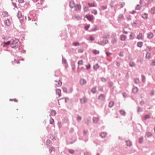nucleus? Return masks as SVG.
I'll list each match as a JSON object with an SVG mask.
<instances>
[{"label": "nucleus", "mask_w": 155, "mask_h": 155, "mask_svg": "<svg viewBox=\"0 0 155 155\" xmlns=\"http://www.w3.org/2000/svg\"><path fill=\"white\" fill-rule=\"evenodd\" d=\"M19 41V40L17 38H15L12 40V42L11 45V47L12 48H16V44Z\"/></svg>", "instance_id": "nucleus-1"}, {"label": "nucleus", "mask_w": 155, "mask_h": 155, "mask_svg": "<svg viewBox=\"0 0 155 155\" xmlns=\"http://www.w3.org/2000/svg\"><path fill=\"white\" fill-rule=\"evenodd\" d=\"M44 0H33L34 2H38L36 4V5L37 6L39 7L40 5L42 4Z\"/></svg>", "instance_id": "nucleus-2"}, {"label": "nucleus", "mask_w": 155, "mask_h": 155, "mask_svg": "<svg viewBox=\"0 0 155 155\" xmlns=\"http://www.w3.org/2000/svg\"><path fill=\"white\" fill-rule=\"evenodd\" d=\"M85 17L89 21H91L94 18V16L92 15H86Z\"/></svg>", "instance_id": "nucleus-3"}, {"label": "nucleus", "mask_w": 155, "mask_h": 155, "mask_svg": "<svg viewBox=\"0 0 155 155\" xmlns=\"http://www.w3.org/2000/svg\"><path fill=\"white\" fill-rule=\"evenodd\" d=\"M80 83L81 85H83L86 83L87 81L86 80L82 78L80 80Z\"/></svg>", "instance_id": "nucleus-4"}, {"label": "nucleus", "mask_w": 155, "mask_h": 155, "mask_svg": "<svg viewBox=\"0 0 155 155\" xmlns=\"http://www.w3.org/2000/svg\"><path fill=\"white\" fill-rule=\"evenodd\" d=\"M141 17L144 19L147 20L148 18V15L147 13H145L142 15Z\"/></svg>", "instance_id": "nucleus-5"}, {"label": "nucleus", "mask_w": 155, "mask_h": 155, "mask_svg": "<svg viewBox=\"0 0 155 155\" xmlns=\"http://www.w3.org/2000/svg\"><path fill=\"white\" fill-rule=\"evenodd\" d=\"M153 36V33L151 32H149L147 34V37L148 39H151Z\"/></svg>", "instance_id": "nucleus-6"}, {"label": "nucleus", "mask_w": 155, "mask_h": 155, "mask_svg": "<svg viewBox=\"0 0 155 155\" xmlns=\"http://www.w3.org/2000/svg\"><path fill=\"white\" fill-rule=\"evenodd\" d=\"M55 81L57 82V83L55 84V86L57 87L61 86L62 84L61 82L59 80L58 81L55 80Z\"/></svg>", "instance_id": "nucleus-7"}, {"label": "nucleus", "mask_w": 155, "mask_h": 155, "mask_svg": "<svg viewBox=\"0 0 155 155\" xmlns=\"http://www.w3.org/2000/svg\"><path fill=\"white\" fill-rule=\"evenodd\" d=\"M138 90V88L136 86H134L132 88V91L134 94L137 93Z\"/></svg>", "instance_id": "nucleus-8"}, {"label": "nucleus", "mask_w": 155, "mask_h": 155, "mask_svg": "<svg viewBox=\"0 0 155 155\" xmlns=\"http://www.w3.org/2000/svg\"><path fill=\"white\" fill-rule=\"evenodd\" d=\"M5 24L7 26H9L10 25V21L9 19H7L4 21Z\"/></svg>", "instance_id": "nucleus-9"}, {"label": "nucleus", "mask_w": 155, "mask_h": 155, "mask_svg": "<svg viewBox=\"0 0 155 155\" xmlns=\"http://www.w3.org/2000/svg\"><path fill=\"white\" fill-rule=\"evenodd\" d=\"M99 99L101 101H103L105 99V97L103 94H101L99 97Z\"/></svg>", "instance_id": "nucleus-10"}, {"label": "nucleus", "mask_w": 155, "mask_h": 155, "mask_svg": "<svg viewBox=\"0 0 155 155\" xmlns=\"http://www.w3.org/2000/svg\"><path fill=\"white\" fill-rule=\"evenodd\" d=\"M150 117V116L149 114H147L145 115L144 117L142 118L143 120H146L147 119H149Z\"/></svg>", "instance_id": "nucleus-11"}, {"label": "nucleus", "mask_w": 155, "mask_h": 155, "mask_svg": "<svg viewBox=\"0 0 155 155\" xmlns=\"http://www.w3.org/2000/svg\"><path fill=\"white\" fill-rule=\"evenodd\" d=\"M70 6L71 8H73L75 6V3L74 1L70 2Z\"/></svg>", "instance_id": "nucleus-12"}, {"label": "nucleus", "mask_w": 155, "mask_h": 155, "mask_svg": "<svg viewBox=\"0 0 155 155\" xmlns=\"http://www.w3.org/2000/svg\"><path fill=\"white\" fill-rule=\"evenodd\" d=\"M81 102L82 104L85 103L87 101V99L86 97H84L83 98L81 99Z\"/></svg>", "instance_id": "nucleus-13"}, {"label": "nucleus", "mask_w": 155, "mask_h": 155, "mask_svg": "<svg viewBox=\"0 0 155 155\" xmlns=\"http://www.w3.org/2000/svg\"><path fill=\"white\" fill-rule=\"evenodd\" d=\"M56 94L58 95L59 97L61 96V90L60 89H57L56 90Z\"/></svg>", "instance_id": "nucleus-14"}, {"label": "nucleus", "mask_w": 155, "mask_h": 155, "mask_svg": "<svg viewBox=\"0 0 155 155\" xmlns=\"http://www.w3.org/2000/svg\"><path fill=\"white\" fill-rule=\"evenodd\" d=\"M107 135V133L105 132H101L100 134V136L102 138H104Z\"/></svg>", "instance_id": "nucleus-15"}, {"label": "nucleus", "mask_w": 155, "mask_h": 155, "mask_svg": "<svg viewBox=\"0 0 155 155\" xmlns=\"http://www.w3.org/2000/svg\"><path fill=\"white\" fill-rule=\"evenodd\" d=\"M127 37L126 35H121L120 36V39L121 41H124L125 40Z\"/></svg>", "instance_id": "nucleus-16"}, {"label": "nucleus", "mask_w": 155, "mask_h": 155, "mask_svg": "<svg viewBox=\"0 0 155 155\" xmlns=\"http://www.w3.org/2000/svg\"><path fill=\"white\" fill-rule=\"evenodd\" d=\"M81 9V6L79 4L77 5L76 7V9L77 11H80Z\"/></svg>", "instance_id": "nucleus-17"}, {"label": "nucleus", "mask_w": 155, "mask_h": 155, "mask_svg": "<svg viewBox=\"0 0 155 155\" xmlns=\"http://www.w3.org/2000/svg\"><path fill=\"white\" fill-rule=\"evenodd\" d=\"M141 77L142 82L143 83H145L146 81L145 76L144 75L142 74L141 75Z\"/></svg>", "instance_id": "nucleus-18"}, {"label": "nucleus", "mask_w": 155, "mask_h": 155, "mask_svg": "<svg viewBox=\"0 0 155 155\" xmlns=\"http://www.w3.org/2000/svg\"><path fill=\"white\" fill-rule=\"evenodd\" d=\"M2 15L3 17H6L8 16V14L7 12H2Z\"/></svg>", "instance_id": "nucleus-19"}, {"label": "nucleus", "mask_w": 155, "mask_h": 155, "mask_svg": "<svg viewBox=\"0 0 155 155\" xmlns=\"http://www.w3.org/2000/svg\"><path fill=\"white\" fill-rule=\"evenodd\" d=\"M99 119L98 117H94L93 118V122L95 123H97L99 121Z\"/></svg>", "instance_id": "nucleus-20"}, {"label": "nucleus", "mask_w": 155, "mask_h": 155, "mask_svg": "<svg viewBox=\"0 0 155 155\" xmlns=\"http://www.w3.org/2000/svg\"><path fill=\"white\" fill-rule=\"evenodd\" d=\"M56 114V111L53 110H51V113L50 114V116H54Z\"/></svg>", "instance_id": "nucleus-21"}, {"label": "nucleus", "mask_w": 155, "mask_h": 155, "mask_svg": "<svg viewBox=\"0 0 155 155\" xmlns=\"http://www.w3.org/2000/svg\"><path fill=\"white\" fill-rule=\"evenodd\" d=\"M134 83L136 84H139L140 82V81L138 78H135L134 79Z\"/></svg>", "instance_id": "nucleus-22"}, {"label": "nucleus", "mask_w": 155, "mask_h": 155, "mask_svg": "<svg viewBox=\"0 0 155 155\" xmlns=\"http://www.w3.org/2000/svg\"><path fill=\"white\" fill-rule=\"evenodd\" d=\"M142 33H140L137 36V38L138 39H141L142 38Z\"/></svg>", "instance_id": "nucleus-23"}, {"label": "nucleus", "mask_w": 155, "mask_h": 155, "mask_svg": "<svg viewBox=\"0 0 155 155\" xmlns=\"http://www.w3.org/2000/svg\"><path fill=\"white\" fill-rule=\"evenodd\" d=\"M126 144L128 146H130L132 144V142L129 140H127L126 141Z\"/></svg>", "instance_id": "nucleus-24"}, {"label": "nucleus", "mask_w": 155, "mask_h": 155, "mask_svg": "<svg viewBox=\"0 0 155 155\" xmlns=\"http://www.w3.org/2000/svg\"><path fill=\"white\" fill-rule=\"evenodd\" d=\"M114 103L113 101H110L109 104V107H112L114 105Z\"/></svg>", "instance_id": "nucleus-25"}, {"label": "nucleus", "mask_w": 155, "mask_h": 155, "mask_svg": "<svg viewBox=\"0 0 155 155\" xmlns=\"http://www.w3.org/2000/svg\"><path fill=\"white\" fill-rule=\"evenodd\" d=\"M97 30V26L96 25H94V27L90 31H96Z\"/></svg>", "instance_id": "nucleus-26"}, {"label": "nucleus", "mask_w": 155, "mask_h": 155, "mask_svg": "<svg viewBox=\"0 0 155 155\" xmlns=\"http://www.w3.org/2000/svg\"><path fill=\"white\" fill-rule=\"evenodd\" d=\"M92 13L94 14V15H97V12L96 10V9H93L92 10L91 12Z\"/></svg>", "instance_id": "nucleus-27"}, {"label": "nucleus", "mask_w": 155, "mask_h": 155, "mask_svg": "<svg viewBox=\"0 0 155 155\" xmlns=\"http://www.w3.org/2000/svg\"><path fill=\"white\" fill-rule=\"evenodd\" d=\"M143 43L142 42H139L137 43V46L140 48L141 47L143 46Z\"/></svg>", "instance_id": "nucleus-28"}, {"label": "nucleus", "mask_w": 155, "mask_h": 155, "mask_svg": "<svg viewBox=\"0 0 155 155\" xmlns=\"http://www.w3.org/2000/svg\"><path fill=\"white\" fill-rule=\"evenodd\" d=\"M17 17L18 18H20L22 17L21 12H18L17 13Z\"/></svg>", "instance_id": "nucleus-29"}, {"label": "nucleus", "mask_w": 155, "mask_h": 155, "mask_svg": "<svg viewBox=\"0 0 155 155\" xmlns=\"http://www.w3.org/2000/svg\"><path fill=\"white\" fill-rule=\"evenodd\" d=\"M146 58L150 59L151 58V54L150 53H147L146 54Z\"/></svg>", "instance_id": "nucleus-30"}, {"label": "nucleus", "mask_w": 155, "mask_h": 155, "mask_svg": "<svg viewBox=\"0 0 155 155\" xmlns=\"http://www.w3.org/2000/svg\"><path fill=\"white\" fill-rule=\"evenodd\" d=\"M10 41H8L7 42H3V44H4V45H3V47H5L6 46V45H9L10 44Z\"/></svg>", "instance_id": "nucleus-31"}, {"label": "nucleus", "mask_w": 155, "mask_h": 155, "mask_svg": "<svg viewBox=\"0 0 155 155\" xmlns=\"http://www.w3.org/2000/svg\"><path fill=\"white\" fill-rule=\"evenodd\" d=\"M146 136L148 137H149L152 136V134L150 132H148L146 134Z\"/></svg>", "instance_id": "nucleus-32"}, {"label": "nucleus", "mask_w": 155, "mask_h": 155, "mask_svg": "<svg viewBox=\"0 0 155 155\" xmlns=\"http://www.w3.org/2000/svg\"><path fill=\"white\" fill-rule=\"evenodd\" d=\"M124 17L123 14H120L118 17V19L120 20H122Z\"/></svg>", "instance_id": "nucleus-33"}, {"label": "nucleus", "mask_w": 155, "mask_h": 155, "mask_svg": "<svg viewBox=\"0 0 155 155\" xmlns=\"http://www.w3.org/2000/svg\"><path fill=\"white\" fill-rule=\"evenodd\" d=\"M143 137H141L139 139V142L140 143H141L143 141Z\"/></svg>", "instance_id": "nucleus-34"}, {"label": "nucleus", "mask_w": 155, "mask_h": 155, "mask_svg": "<svg viewBox=\"0 0 155 155\" xmlns=\"http://www.w3.org/2000/svg\"><path fill=\"white\" fill-rule=\"evenodd\" d=\"M99 67V66L98 64H96L94 66V70H97Z\"/></svg>", "instance_id": "nucleus-35"}, {"label": "nucleus", "mask_w": 155, "mask_h": 155, "mask_svg": "<svg viewBox=\"0 0 155 155\" xmlns=\"http://www.w3.org/2000/svg\"><path fill=\"white\" fill-rule=\"evenodd\" d=\"M135 9L136 10H140L141 9V7L138 4L137 5Z\"/></svg>", "instance_id": "nucleus-36"}, {"label": "nucleus", "mask_w": 155, "mask_h": 155, "mask_svg": "<svg viewBox=\"0 0 155 155\" xmlns=\"http://www.w3.org/2000/svg\"><path fill=\"white\" fill-rule=\"evenodd\" d=\"M129 64L130 66L131 67H133L135 66V64L133 62H130L129 63Z\"/></svg>", "instance_id": "nucleus-37"}, {"label": "nucleus", "mask_w": 155, "mask_h": 155, "mask_svg": "<svg viewBox=\"0 0 155 155\" xmlns=\"http://www.w3.org/2000/svg\"><path fill=\"white\" fill-rule=\"evenodd\" d=\"M120 114L122 115H124L125 114V111L123 110H121L120 111Z\"/></svg>", "instance_id": "nucleus-38"}, {"label": "nucleus", "mask_w": 155, "mask_h": 155, "mask_svg": "<svg viewBox=\"0 0 155 155\" xmlns=\"http://www.w3.org/2000/svg\"><path fill=\"white\" fill-rule=\"evenodd\" d=\"M93 53L95 54H98L99 53V51L96 50H94L93 51Z\"/></svg>", "instance_id": "nucleus-39"}, {"label": "nucleus", "mask_w": 155, "mask_h": 155, "mask_svg": "<svg viewBox=\"0 0 155 155\" xmlns=\"http://www.w3.org/2000/svg\"><path fill=\"white\" fill-rule=\"evenodd\" d=\"M83 64V61L82 60H79L78 62V64L79 65H82Z\"/></svg>", "instance_id": "nucleus-40"}, {"label": "nucleus", "mask_w": 155, "mask_h": 155, "mask_svg": "<svg viewBox=\"0 0 155 155\" xmlns=\"http://www.w3.org/2000/svg\"><path fill=\"white\" fill-rule=\"evenodd\" d=\"M91 92L94 94L96 92V90L95 87H94L91 89Z\"/></svg>", "instance_id": "nucleus-41"}, {"label": "nucleus", "mask_w": 155, "mask_h": 155, "mask_svg": "<svg viewBox=\"0 0 155 155\" xmlns=\"http://www.w3.org/2000/svg\"><path fill=\"white\" fill-rule=\"evenodd\" d=\"M82 117L79 115H78L77 118V120L78 122L81 121V120Z\"/></svg>", "instance_id": "nucleus-42"}, {"label": "nucleus", "mask_w": 155, "mask_h": 155, "mask_svg": "<svg viewBox=\"0 0 155 155\" xmlns=\"http://www.w3.org/2000/svg\"><path fill=\"white\" fill-rule=\"evenodd\" d=\"M88 5L89 7H94L96 6L94 3H88Z\"/></svg>", "instance_id": "nucleus-43"}, {"label": "nucleus", "mask_w": 155, "mask_h": 155, "mask_svg": "<svg viewBox=\"0 0 155 155\" xmlns=\"http://www.w3.org/2000/svg\"><path fill=\"white\" fill-rule=\"evenodd\" d=\"M151 11L153 14L155 13V7H153L151 8Z\"/></svg>", "instance_id": "nucleus-44"}, {"label": "nucleus", "mask_w": 155, "mask_h": 155, "mask_svg": "<svg viewBox=\"0 0 155 155\" xmlns=\"http://www.w3.org/2000/svg\"><path fill=\"white\" fill-rule=\"evenodd\" d=\"M137 24V22L136 21H134V22L132 23V25L133 26L136 25Z\"/></svg>", "instance_id": "nucleus-45"}, {"label": "nucleus", "mask_w": 155, "mask_h": 155, "mask_svg": "<svg viewBox=\"0 0 155 155\" xmlns=\"http://www.w3.org/2000/svg\"><path fill=\"white\" fill-rule=\"evenodd\" d=\"M49 152L50 153H51L52 151H54V149L53 147H51L50 148L49 150Z\"/></svg>", "instance_id": "nucleus-46"}, {"label": "nucleus", "mask_w": 155, "mask_h": 155, "mask_svg": "<svg viewBox=\"0 0 155 155\" xmlns=\"http://www.w3.org/2000/svg\"><path fill=\"white\" fill-rule=\"evenodd\" d=\"M73 45L74 46H77L79 45H80V44L78 42H74L73 44Z\"/></svg>", "instance_id": "nucleus-47"}, {"label": "nucleus", "mask_w": 155, "mask_h": 155, "mask_svg": "<svg viewBox=\"0 0 155 155\" xmlns=\"http://www.w3.org/2000/svg\"><path fill=\"white\" fill-rule=\"evenodd\" d=\"M69 152L71 154H73L74 153V150L72 149H70L69 150Z\"/></svg>", "instance_id": "nucleus-48"}, {"label": "nucleus", "mask_w": 155, "mask_h": 155, "mask_svg": "<svg viewBox=\"0 0 155 155\" xmlns=\"http://www.w3.org/2000/svg\"><path fill=\"white\" fill-rule=\"evenodd\" d=\"M64 100L65 102H67V101L68 100V98L67 97H65L64 98H63L61 99H60L59 100Z\"/></svg>", "instance_id": "nucleus-49"}, {"label": "nucleus", "mask_w": 155, "mask_h": 155, "mask_svg": "<svg viewBox=\"0 0 155 155\" xmlns=\"http://www.w3.org/2000/svg\"><path fill=\"white\" fill-rule=\"evenodd\" d=\"M66 61H67L65 59L63 58L62 59V62L63 64H65L66 63Z\"/></svg>", "instance_id": "nucleus-50"}, {"label": "nucleus", "mask_w": 155, "mask_h": 155, "mask_svg": "<svg viewBox=\"0 0 155 155\" xmlns=\"http://www.w3.org/2000/svg\"><path fill=\"white\" fill-rule=\"evenodd\" d=\"M63 90L64 92L67 93V89L65 87H63Z\"/></svg>", "instance_id": "nucleus-51"}, {"label": "nucleus", "mask_w": 155, "mask_h": 155, "mask_svg": "<svg viewBox=\"0 0 155 155\" xmlns=\"http://www.w3.org/2000/svg\"><path fill=\"white\" fill-rule=\"evenodd\" d=\"M101 8L103 10H104L107 9V6H101Z\"/></svg>", "instance_id": "nucleus-52"}, {"label": "nucleus", "mask_w": 155, "mask_h": 155, "mask_svg": "<svg viewBox=\"0 0 155 155\" xmlns=\"http://www.w3.org/2000/svg\"><path fill=\"white\" fill-rule=\"evenodd\" d=\"M54 122V120L52 118H51L50 120V123L51 124H52Z\"/></svg>", "instance_id": "nucleus-53"}, {"label": "nucleus", "mask_w": 155, "mask_h": 155, "mask_svg": "<svg viewBox=\"0 0 155 155\" xmlns=\"http://www.w3.org/2000/svg\"><path fill=\"white\" fill-rule=\"evenodd\" d=\"M102 41L103 42V43H104V44L107 43L108 42V41L107 40H104Z\"/></svg>", "instance_id": "nucleus-54"}, {"label": "nucleus", "mask_w": 155, "mask_h": 155, "mask_svg": "<svg viewBox=\"0 0 155 155\" xmlns=\"http://www.w3.org/2000/svg\"><path fill=\"white\" fill-rule=\"evenodd\" d=\"M90 25H87L85 26V29L86 30H87L88 29L90 28Z\"/></svg>", "instance_id": "nucleus-55"}, {"label": "nucleus", "mask_w": 155, "mask_h": 155, "mask_svg": "<svg viewBox=\"0 0 155 155\" xmlns=\"http://www.w3.org/2000/svg\"><path fill=\"white\" fill-rule=\"evenodd\" d=\"M84 11L85 12H87L88 10V8L87 7H85L84 8Z\"/></svg>", "instance_id": "nucleus-56"}, {"label": "nucleus", "mask_w": 155, "mask_h": 155, "mask_svg": "<svg viewBox=\"0 0 155 155\" xmlns=\"http://www.w3.org/2000/svg\"><path fill=\"white\" fill-rule=\"evenodd\" d=\"M89 39L91 41H93L94 40V38L92 36H91L89 37Z\"/></svg>", "instance_id": "nucleus-57"}, {"label": "nucleus", "mask_w": 155, "mask_h": 155, "mask_svg": "<svg viewBox=\"0 0 155 155\" xmlns=\"http://www.w3.org/2000/svg\"><path fill=\"white\" fill-rule=\"evenodd\" d=\"M101 81L103 82H105L106 81V79L104 78H102L101 79Z\"/></svg>", "instance_id": "nucleus-58"}, {"label": "nucleus", "mask_w": 155, "mask_h": 155, "mask_svg": "<svg viewBox=\"0 0 155 155\" xmlns=\"http://www.w3.org/2000/svg\"><path fill=\"white\" fill-rule=\"evenodd\" d=\"M117 42V40L115 39H113L111 41L112 43L113 44H114L116 42Z\"/></svg>", "instance_id": "nucleus-59"}, {"label": "nucleus", "mask_w": 155, "mask_h": 155, "mask_svg": "<svg viewBox=\"0 0 155 155\" xmlns=\"http://www.w3.org/2000/svg\"><path fill=\"white\" fill-rule=\"evenodd\" d=\"M106 54L107 56H109L112 54V53L109 52H106Z\"/></svg>", "instance_id": "nucleus-60"}, {"label": "nucleus", "mask_w": 155, "mask_h": 155, "mask_svg": "<svg viewBox=\"0 0 155 155\" xmlns=\"http://www.w3.org/2000/svg\"><path fill=\"white\" fill-rule=\"evenodd\" d=\"M137 111L138 112H141L142 111V109L140 108V107H138Z\"/></svg>", "instance_id": "nucleus-61"}, {"label": "nucleus", "mask_w": 155, "mask_h": 155, "mask_svg": "<svg viewBox=\"0 0 155 155\" xmlns=\"http://www.w3.org/2000/svg\"><path fill=\"white\" fill-rule=\"evenodd\" d=\"M97 43L100 45H103V42L102 41H101L100 42H99Z\"/></svg>", "instance_id": "nucleus-62"}, {"label": "nucleus", "mask_w": 155, "mask_h": 155, "mask_svg": "<svg viewBox=\"0 0 155 155\" xmlns=\"http://www.w3.org/2000/svg\"><path fill=\"white\" fill-rule=\"evenodd\" d=\"M91 66L90 64H88L86 66V68L87 69H89L91 68Z\"/></svg>", "instance_id": "nucleus-63"}, {"label": "nucleus", "mask_w": 155, "mask_h": 155, "mask_svg": "<svg viewBox=\"0 0 155 155\" xmlns=\"http://www.w3.org/2000/svg\"><path fill=\"white\" fill-rule=\"evenodd\" d=\"M152 66H155V60H152Z\"/></svg>", "instance_id": "nucleus-64"}]
</instances>
